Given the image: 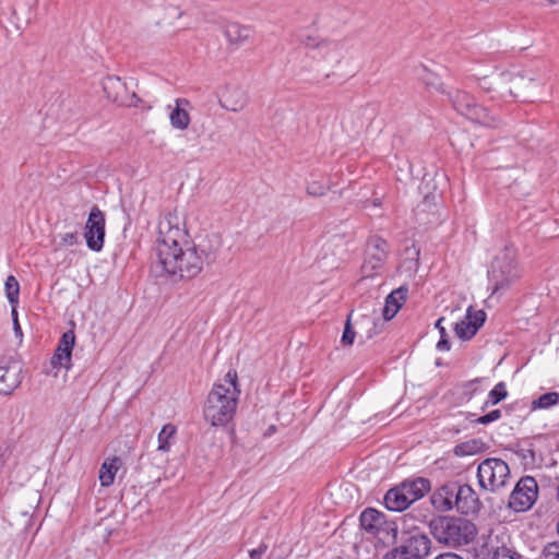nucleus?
<instances>
[{
	"instance_id": "nucleus-3",
	"label": "nucleus",
	"mask_w": 559,
	"mask_h": 559,
	"mask_svg": "<svg viewBox=\"0 0 559 559\" xmlns=\"http://www.w3.org/2000/svg\"><path fill=\"white\" fill-rule=\"evenodd\" d=\"M429 530L438 543L454 548L471 544L477 535L475 524L459 516H437L429 522Z\"/></svg>"
},
{
	"instance_id": "nucleus-5",
	"label": "nucleus",
	"mask_w": 559,
	"mask_h": 559,
	"mask_svg": "<svg viewBox=\"0 0 559 559\" xmlns=\"http://www.w3.org/2000/svg\"><path fill=\"white\" fill-rule=\"evenodd\" d=\"M488 277L492 284V294H495L508 289L521 277V271L513 255L504 251L493 260Z\"/></svg>"
},
{
	"instance_id": "nucleus-2",
	"label": "nucleus",
	"mask_w": 559,
	"mask_h": 559,
	"mask_svg": "<svg viewBox=\"0 0 559 559\" xmlns=\"http://www.w3.org/2000/svg\"><path fill=\"white\" fill-rule=\"evenodd\" d=\"M237 380V372L229 370L210 391L204 406V417L212 426H225L234 418L240 395Z\"/></svg>"
},
{
	"instance_id": "nucleus-1",
	"label": "nucleus",
	"mask_w": 559,
	"mask_h": 559,
	"mask_svg": "<svg viewBox=\"0 0 559 559\" xmlns=\"http://www.w3.org/2000/svg\"><path fill=\"white\" fill-rule=\"evenodd\" d=\"M222 247L218 234H210L198 243H191L183 228L165 217L158 224L155 253L162 270L179 278H193L204 267L214 263Z\"/></svg>"
},
{
	"instance_id": "nucleus-42",
	"label": "nucleus",
	"mask_w": 559,
	"mask_h": 559,
	"mask_svg": "<svg viewBox=\"0 0 559 559\" xmlns=\"http://www.w3.org/2000/svg\"><path fill=\"white\" fill-rule=\"evenodd\" d=\"M11 454H12V451H11V449L9 447H0V472L5 466V464L9 461Z\"/></svg>"
},
{
	"instance_id": "nucleus-47",
	"label": "nucleus",
	"mask_w": 559,
	"mask_h": 559,
	"mask_svg": "<svg viewBox=\"0 0 559 559\" xmlns=\"http://www.w3.org/2000/svg\"><path fill=\"white\" fill-rule=\"evenodd\" d=\"M382 559H405V558H401L400 555H397L396 551H388Z\"/></svg>"
},
{
	"instance_id": "nucleus-6",
	"label": "nucleus",
	"mask_w": 559,
	"mask_h": 559,
	"mask_svg": "<svg viewBox=\"0 0 559 559\" xmlns=\"http://www.w3.org/2000/svg\"><path fill=\"white\" fill-rule=\"evenodd\" d=\"M477 478L483 489L497 491L509 483V465L501 459H486L478 465Z\"/></svg>"
},
{
	"instance_id": "nucleus-4",
	"label": "nucleus",
	"mask_w": 559,
	"mask_h": 559,
	"mask_svg": "<svg viewBox=\"0 0 559 559\" xmlns=\"http://www.w3.org/2000/svg\"><path fill=\"white\" fill-rule=\"evenodd\" d=\"M447 96L454 110L471 121L492 129L501 126L500 118L491 115L488 108L479 105L475 97L466 91H449Z\"/></svg>"
},
{
	"instance_id": "nucleus-46",
	"label": "nucleus",
	"mask_w": 559,
	"mask_h": 559,
	"mask_svg": "<svg viewBox=\"0 0 559 559\" xmlns=\"http://www.w3.org/2000/svg\"><path fill=\"white\" fill-rule=\"evenodd\" d=\"M480 380L477 378V379H474V380H471L468 381L466 384H465V388L471 390V392H475L476 391V388L475 385L479 382Z\"/></svg>"
},
{
	"instance_id": "nucleus-41",
	"label": "nucleus",
	"mask_w": 559,
	"mask_h": 559,
	"mask_svg": "<svg viewBox=\"0 0 559 559\" xmlns=\"http://www.w3.org/2000/svg\"><path fill=\"white\" fill-rule=\"evenodd\" d=\"M12 319H13V331L15 336L22 341L23 332L17 319V311L15 307H12Z\"/></svg>"
},
{
	"instance_id": "nucleus-34",
	"label": "nucleus",
	"mask_w": 559,
	"mask_h": 559,
	"mask_svg": "<svg viewBox=\"0 0 559 559\" xmlns=\"http://www.w3.org/2000/svg\"><path fill=\"white\" fill-rule=\"evenodd\" d=\"M355 337H356V332L352 325V313H349L347 317L346 323H345L341 343L344 346H350L354 344Z\"/></svg>"
},
{
	"instance_id": "nucleus-16",
	"label": "nucleus",
	"mask_w": 559,
	"mask_h": 559,
	"mask_svg": "<svg viewBox=\"0 0 559 559\" xmlns=\"http://www.w3.org/2000/svg\"><path fill=\"white\" fill-rule=\"evenodd\" d=\"M456 510L462 514L475 513L479 509V499L472 486L455 483Z\"/></svg>"
},
{
	"instance_id": "nucleus-22",
	"label": "nucleus",
	"mask_w": 559,
	"mask_h": 559,
	"mask_svg": "<svg viewBox=\"0 0 559 559\" xmlns=\"http://www.w3.org/2000/svg\"><path fill=\"white\" fill-rule=\"evenodd\" d=\"M317 57L328 62L338 64L344 57L343 45L336 40L322 39Z\"/></svg>"
},
{
	"instance_id": "nucleus-18",
	"label": "nucleus",
	"mask_w": 559,
	"mask_h": 559,
	"mask_svg": "<svg viewBox=\"0 0 559 559\" xmlns=\"http://www.w3.org/2000/svg\"><path fill=\"white\" fill-rule=\"evenodd\" d=\"M431 504L437 511L447 512L456 508L455 483L439 487L430 497Z\"/></svg>"
},
{
	"instance_id": "nucleus-49",
	"label": "nucleus",
	"mask_w": 559,
	"mask_h": 559,
	"mask_svg": "<svg viewBox=\"0 0 559 559\" xmlns=\"http://www.w3.org/2000/svg\"><path fill=\"white\" fill-rule=\"evenodd\" d=\"M557 500L559 501V487L557 488Z\"/></svg>"
},
{
	"instance_id": "nucleus-39",
	"label": "nucleus",
	"mask_w": 559,
	"mask_h": 559,
	"mask_svg": "<svg viewBox=\"0 0 559 559\" xmlns=\"http://www.w3.org/2000/svg\"><path fill=\"white\" fill-rule=\"evenodd\" d=\"M501 418V411L493 409L486 415L478 417L475 421L480 425H488Z\"/></svg>"
},
{
	"instance_id": "nucleus-44",
	"label": "nucleus",
	"mask_w": 559,
	"mask_h": 559,
	"mask_svg": "<svg viewBox=\"0 0 559 559\" xmlns=\"http://www.w3.org/2000/svg\"><path fill=\"white\" fill-rule=\"evenodd\" d=\"M267 546L264 543H262L259 545L258 548L250 550L249 556L251 559H260L265 554Z\"/></svg>"
},
{
	"instance_id": "nucleus-14",
	"label": "nucleus",
	"mask_w": 559,
	"mask_h": 559,
	"mask_svg": "<svg viewBox=\"0 0 559 559\" xmlns=\"http://www.w3.org/2000/svg\"><path fill=\"white\" fill-rule=\"evenodd\" d=\"M22 367L16 361L0 360V394H12L22 383Z\"/></svg>"
},
{
	"instance_id": "nucleus-48",
	"label": "nucleus",
	"mask_w": 559,
	"mask_h": 559,
	"mask_svg": "<svg viewBox=\"0 0 559 559\" xmlns=\"http://www.w3.org/2000/svg\"><path fill=\"white\" fill-rule=\"evenodd\" d=\"M549 3L556 4L559 3V0H547Z\"/></svg>"
},
{
	"instance_id": "nucleus-32",
	"label": "nucleus",
	"mask_w": 559,
	"mask_h": 559,
	"mask_svg": "<svg viewBox=\"0 0 559 559\" xmlns=\"http://www.w3.org/2000/svg\"><path fill=\"white\" fill-rule=\"evenodd\" d=\"M559 403L558 392H548L533 401V408H548Z\"/></svg>"
},
{
	"instance_id": "nucleus-15",
	"label": "nucleus",
	"mask_w": 559,
	"mask_h": 559,
	"mask_svg": "<svg viewBox=\"0 0 559 559\" xmlns=\"http://www.w3.org/2000/svg\"><path fill=\"white\" fill-rule=\"evenodd\" d=\"M75 343V334L73 331H67L62 334L58 347L51 358L53 368L63 367L67 370L71 368V355Z\"/></svg>"
},
{
	"instance_id": "nucleus-36",
	"label": "nucleus",
	"mask_w": 559,
	"mask_h": 559,
	"mask_svg": "<svg viewBox=\"0 0 559 559\" xmlns=\"http://www.w3.org/2000/svg\"><path fill=\"white\" fill-rule=\"evenodd\" d=\"M539 559H559V540L547 543L540 551Z\"/></svg>"
},
{
	"instance_id": "nucleus-24",
	"label": "nucleus",
	"mask_w": 559,
	"mask_h": 559,
	"mask_svg": "<svg viewBox=\"0 0 559 559\" xmlns=\"http://www.w3.org/2000/svg\"><path fill=\"white\" fill-rule=\"evenodd\" d=\"M252 31L249 26L236 22L227 23L224 26V35L230 45L239 46L251 37Z\"/></svg>"
},
{
	"instance_id": "nucleus-17",
	"label": "nucleus",
	"mask_w": 559,
	"mask_h": 559,
	"mask_svg": "<svg viewBox=\"0 0 559 559\" xmlns=\"http://www.w3.org/2000/svg\"><path fill=\"white\" fill-rule=\"evenodd\" d=\"M249 103V95L246 90L238 85L227 86L224 91L219 105L229 111L238 112Z\"/></svg>"
},
{
	"instance_id": "nucleus-50",
	"label": "nucleus",
	"mask_w": 559,
	"mask_h": 559,
	"mask_svg": "<svg viewBox=\"0 0 559 559\" xmlns=\"http://www.w3.org/2000/svg\"><path fill=\"white\" fill-rule=\"evenodd\" d=\"M557 532L559 534V520H558V523H557Z\"/></svg>"
},
{
	"instance_id": "nucleus-40",
	"label": "nucleus",
	"mask_w": 559,
	"mask_h": 559,
	"mask_svg": "<svg viewBox=\"0 0 559 559\" xmlns=\"http://www.w3.org/2000/svg\"><path fill=\"white\" fill-rule=\"evenodd\" d=\"M321 43H322V39H318L317 37H313V36H306L305 38L301 39V44L307 49H311L314 51L319 50V46L321 45Z\"/></svg>"
},
{
	"instance_id": "nucleus-9",
	"label": "nucleus",
	"mask_w": 559,
	"mask_h": 559,
	"mask_svg": "<svg viewBox=\"0 0 559 559\" xmlns=\"http://www.w3.org/2000/svg\"><path fill=\"white\" fill-rule=\"evenodd\" d=\"M430 538L417 528L408 531L402 544L391 549V551H396L401 558L405 559H426L430 555Z\"/></svg>"
},
{
	"instance_id": "nucleus-45",
	"label": "nucleus",
	"mask_w": 559,
	"mask_h": 559,
	"mask_svg": "<svg viewBox=\"0 0 559 559\" xmlns=\"http://www.w3.org/2000/svg\"><path fill=\"white\" fill-rule=\"evenodd\" d=\"M435 559H463L462 557H460L459 555L456 554H453V552H445V554H441L439 555L438 557H436Z\"/></svg>"
},
{
	"instance_id": "nucleus-33",
	"label": "nucleus",
	"mask_w": 559,
	"mask_h": 559,
	"mask_svg": "<svg viewBox=\"0 0 559 559\" xmlns=\"http://www.w3.org/2000/svg\"><path fill=\"white\" fill-rule=\"evenodd\" d=\"M421 82L425 84L426 87L432 88L438 93L447 95V93L449 92L445 90L444 84L441 82V80L431 72H427L425 75H423Z\"/></svg>"
},
{
	"instance_id": "nucleus-30",
	"label": "nucleus",
	"mask_w": 559,
	"mask_h": 559,
	"mask_svg": "<svg viewBox=\"0 0 559 559\" xmlns=\"http://www.w3.org/2000/svg\"><path fill=\"white\" fill-rule=\"evenodd\" d=\"M490 548L492 559H522V555L513 548L506 545L495 546L492 539H490Z\"/></svg>"
},
{
	"instance_id": "nucleus-38",
	"label": "nucleus",
	"mask_w": 559,
	"mask_h": 559,
	"mask_svg": "<svg viewBox=\"0 0 559 559\" xmlns=\"http://www.w3.org/2000/svg\"><path fill=\"white\" fill-rule=\"evenodd\" d=\"M326 192L328 188L318 181H312L307 187V193L311 197H322L325 195Z\"/></svg>"
},
{
	"instance_id": "nucleus-8",
	"label": "nucleus",
	"mask_w": 559,
	"mask_h": 559,
	"mask_svg": "<svg viewBox=\"0 0 559 559\" xmlns=\"http://www.w3.org/2000/svg\"><path fill=\"white\" fill-rule=\"evenodd\" d=\"M389 254V243L379 236H371L367 240L365 259L360 267L362 277H373L380 273Z\"/></svg>"
},
{
	"instance_id": "nucleus-23",
	"label": "nucleus",
	"mask_w": 559,
	"mask_h": 559,
	"mask_svg": "<svg viewBox=\"0 0 559 559\" xmlns=\"http://www.w3.org/2000/svg\"><path fill=\"white\" fill-rule=\"evenodd\" d=\"M123 462L119 456L107 457L99 469V481L103 487L114 484L117 472L122 467Z\"/></svg>"
},
{
	"instance_id": "nucleus-43",
	"label": "nucleus",
	"mask_w": 559,
	"mask_h": 559,
	"mask_svg": "<svg viewBox=\"0 0 559 559\" xmlns=\"http://www.w3.org/2000/svg\"><path fill=\"white\" fill-rule=\"evenodd\" d=\"M78 242L76 233H66L61 236V243L64 246H73Z\"/></svg>"
},
{
	"instance_id": "nucleus-28",
	"label": "nucleus",
	"mask_w": 559,
	"mask_h": 559,
	"mask_svg": "<svg viewBox=\"0 0 559 559\" xmlns=\"http://www.w3.org/2000/svg\"><path fill=\"white\" fill-rule=\"evenodd\" d=\"M508 396L507 385L504 382H499L488 393L487 400L484 402L481 409H486L489 406L500 403Z\"/></svg>"
},
{
	"instance_id": "nucleus-31",
	"label": "nucleus",
	"mask_w": 559,
	"mask_h": 559,
	"mask_svg": "<svg viewBox=\"0 0 559 559\" xmlns=\"http://www.w3.org/2000/svg\"><path fill=\"white\" fill-rule=\"evenodd\" d=\"M455 334L461 340H471L477 332V326H474L471 321L465 317L464 320L457 322L454 326Z\"/></svg>"
},
{
	"instance_id": "nucleus-27",
	"label": "nucleus",
	"mask_w": 559,
	"mask_h": 559,
	"mask_svg": "<svg viewBox=\"0 0 559 559\" xmlns=\"http://www.w3.org/2000/svg\"><path fill=\"white\" fill-rule=\"evenodd\" d=\"M177 433V428L173 424H166L163 426L162 430L158 433V451L169 452L175 436Z\"/></svg>"
},
{
	"instance_id": "nucleus-26",
	"label": "nucleus",
	"mask_w": 559,
	"mask_h": 559,
	"mask_svg": "<svg viewBox=\"0 0 559 559\" xmlns=\"http://www.w3.org/2000/svg\"><path fill=\"white\" fill-rule=\"evenodd\" d=\"M486 449L485 442L480 439H472L459 443L454 448V454L457 456L475 455L484 452Z\"/></svg>"
},
{
	"instance_id": "nucleus-29",
	"label": "nucleus",
	"mask_w": 559,
	"mask_h": 559,
	"mask_svg": "<svg viewBox=\"0 0 559 559\" xmlns=\"http://www.w3.org/2000/svg\"><path fill=\"white\" fill-rule=\"evenodd\" d=\"M5 296L12 307H16L20 296V284L14 275H9L4 283Z\"/></svg>"
},
{
	"instance_id": "nucleus-21",
	"label": "nucleus",
	"mask_w": 559,
	"mask_h": 559,
	"mask_svg": "<svg viewBox=\"0 0 559 559\" xmlns=\"http://www.w3.org/2000/svg\"><path fill=\"white\" fill-rule=\"evenodd\" d=\"M411 503L421 499L431 489L429 479L417 477L415 479H406L401 483Z\"/></svg>"
},
{
	"instance_id": "nucleus-19",
	"label": "nucleus",
	"mask_w": 559,
	"mask_h": 559,
	"mask_svg": "<svg viewBox=\"0 0 559 559\" xmlns=\"http://www.w3.org/2000/svg\"><path fill=\"white\" fill-rule=\"evenodd\" d=\"M383 503L388 510L394 512H402L412 504L402 484L386 491Z\"/></svg>"
},
{
	"instance_id": "nucleus-11",
	"label": "nucleus",
	"mask_w": 559,
	"mask_h": 559,
	"mask_svg": "<svg viewBox=\"0 0 559 559\" xmlns=\"http://www.w3.org/2000/svg\"><path fill=\"white\" fill-rule=\"evenodd\" d=\"M105 214L98 206L94 205L88 214L84 231L86 246L91 250L98 252L103 249L105 241Z\"/></svg>"
},
{
	"instance_id": "nucleus-37",
	"label": "nucleus",
	"mask_w": 559,
	"mask_h": 559,
	"mask_svg": "<svg viewBox=\"0 0 559 559\" xmlns=\"http://www.w3.org/2000/svg\"><path fill=\"white\" fill-rule=\"evenodd\" d=\"M466 318L474 326H477L478 330L486 320V313L484 310H473V308L469 307L466 312Z\"/></svg>"
},
{
	"instance_id": "nucleus-13",
	"label": "nucleus",
	"mask_w": 559,
	"mask_h": 559,
	"mask_svg": "<svg viewBox=\"0 0 559 559\" xmlns=\"http://www.w3.org/2000/svg\"><path fill=\"white\" fill-rule=\"evenodd\" d=\"M475 81H477L478 86L485 92L496 91L499 94V97L504 98L507 96L515 97L516 95L513 92L512 84L520 79L511 72H501L496 78L492 79V82H488L486 76L479 78L473 75Z\"/></svg>"
},
{
	"instance_id": "nucleus-25",
	"label": "nucleus",
	"mask_w": 559,
	"mask_h": 559,
	"mask_svg": "<svg viewBox=\"0 0 559 559\" xmlns=\"http://www.w3.org/2000/svg\"><path fill=\"white\" fill-rule=\"evenodd\" d=\"M407 289L406 288H397L393 290L385 299V305L383 308V318L385 320H391L400 310L403 302L406 299Z\"/></svg>"
},
{
	"instance_id": "nucleus-7",
	"label": "nucleus",
	"mask_w": 559,
	"mask_h": 559,
	"mask_svg": "<svg viewBox=\"0 0 559 559\" xmlns=\"http://www.w3.org/2000/svg\"><path fill=\"white\" fill-rule=\"evenodd\" d=\"M360 527L370 536L383 539L392 536L397 537V525L394 521H389L386 515L377 509L367 508L359 516Z\"/></svg>"
},
{
	"instance_id": "nucleus-20",
	"label": "nucleus",
	"mask_w": 559,
	"mask_h": 559,
	"mask_svg": "<svg viewBox=\"0 0 559 559\" xmlns=\"http://www.w3.org/2000/svg\"><path fill=\"white\" fill-rule=\"evenodd\" d=\"M175 108L169 114V120L173 128L177 130H186L191 121L190 115L186 107L190 106L187 98H177Z\"/></svg>"
},
{
	"instance_id": "nucleus-10",
	"label": "nucleus",
	"mask_w": 559,
	"mask_h": 559,
	"mask_svg": "<svg viewBox=\"0 0 559 559\" xmlns=\"http://www.w3.org/2000/svg\"><path fill=\"white\" fill-rule=\"evenodd\" d=\"M538 498V485L534 477L523 476L516 483L509 498V508L515 512L532 509Z\"/></svg>"
},
{
	"instance_id": "nucleus-35",
	"label": "nucleus",
	"mask_w": 559,
	"mask_h": 559,
	"mask_svg": "<svg viewBox=\"0 0 559 559\" xmlns=\"http://www.w3.org/2000/svg\"><path fill=\"white\" fill-rule=\"evenodd\" d=\"M444 318H439L436 322V328L439 330L440 340L437 343V349L441 352H447L450 349V342L448 340V333L445 329L442 326Z\"/></svg>"
},
{
	"instance_id": "nucleus-12",
	"label": "nucleus",
	"mask_w": 559,
	"mask_h": 559,
	"mask_svg": "<svg viewBox=\"0 0 559 559\" xmlns=\"http://www.w3.org/2000/svg\"><path fill=\"white\" fill-rule=\"evenodd\" d=\"M106 97L119 106L132 107L139 103L134 92H130L127 84L118 76H107L104 81Z\"/></svg>"
}]
</instances>
